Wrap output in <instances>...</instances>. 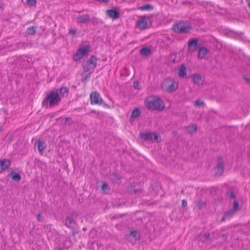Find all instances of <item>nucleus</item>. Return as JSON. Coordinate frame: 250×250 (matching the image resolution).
Wrapping results in <instances>:
<instances>
[{
    "label": "nucleus",
    "instance_id": "nucleus-7",
    "mask_svg": "<svg viewBox=\"0 0 250 250\" xmlns=\"http://www.w3.org/2000/svg\"><path fill=\"white\" fill-rule=\"evenodd\" d=\"M141 137L145 141L159 142L161 140L160 136L158 134L154 132L143 133L141 135Z\"/></svg>",
    "mask_w": 250,
    "mask_h": 250
},
{
    "label": "nucleus",
    "instance_id": "nucleus-14",
    "mask_svg": "<svg viewBox=\"0 0 250 250\" xmlns=\"http://www.w3.org/2000/svg\"><path fill=\"white\" fill-rule=\"evenodd\" d=\"M11 164L10 161L8 159L0 160V172L6 170L8 169Z\"/></svg>",
    "mask_w": 250,
    "mask_h": 250
},
{
    "label": "nucleus",
    "instance_id": "nucleus-26",
    "mask_svg": "<svg viewBox=\"0 0 250 250\" xmlns=\"http://www.w3.org/2000/svg\"><path fill=\"white\" fill-rule=\"evenodd\" d=\"M102 190L104 193H107L110 190V188L107 184L104 183L102 186Z\"/></svg>",
    "mask_w": 250,
    "mask_h": 250
},
{
    "label": "nucleus",
    "instance_id": "nucleus-39",
    "mask_svg": "<svg viewBox=\"0 0 250 250\" xmlns=\"http://www.w3.org/2000/svg\"><path fill=\"white\" fill-rule=\"evenodd\" d=\"M187 206V202L185 200H182V206L185 207Z\"/></svg>",
    "mask_w": 250,
    "mask_h": 250
},
{
    "label": "nucleus",
    "instance_id": "nucleus-13",
    "mask_svg": "<svg viewBox=\"0 0 250 250\" xmlns=\"http://www.w3.org/2000/svg\"><path fill=\"white\" fill-rule=\"evenodd\" d=\"M106 15L113 20L118 19L120 17V13L115 9H108L105 11Z\"/></svg>",
    "mask_w": 250,
    "mask_h": 250
},
{
    "label": "nucleus",
    "instance_id": "nucleus-21",
    "mask_svg": "<svg viewBox=\"0 0 250 250\" xmlns=\"http://www.w3.org/2000/svg\"><path fill=\"white\" fill-rule=\"evenodd\" d=\"M193 80L195 83L199 84L202 82V77L200 74H194L193 76Z\"/></svg>",
    "mask_w": 250,
    "mask_h": 250
},
{
    "label": "nucleus",
    "instance_id": "nucleus-31",
    "mask_svg": "<svg viewBox=\"0 0 250 250\" xmlns=\"http://www.w3.org/2000/svg\"><path fill=\"white\" fill-rule=\"evenodd\" d=\"M153 7L150 5H144L140 7V9L141 10H151L152 9Z\"/></svg>",
    "mask_w": 250,
    "mask_h": 250
},
{
    "label": "nucleus",
    "instance_id": "nucleus-30",
    "mask_svg": "<svg viewBox=\"0 0 250 250\" xmlns=\"http://www.w3.org/2000/svg\"><path fill=\"white\" fill-rule=\"evenodd\" d=\"M196 206L197 208H198L199 209H202L205 206V203L201 200H199L197 202V203L196 204Z\"/></svg>",
    "mask_w": 250,
    "mask_h": 250
},
{
    "label": "nucleus",
    "instance_id": "nucleus-9",
    "mask_svg": "<svg viewBox=\"0 0 250 250\" xmlns=\"http://www.w3.org/2000/svg\"><path fill=\"white\" fill-rule=\"evenodd\" d=\"M90 96L91 104H102L103 100L101 98L100 94L98 92L95 91L91 93Z\"/></svg>",
    "mask_w": 250,
    "mask_h": 250
},
{
    "label": "nucleus",
    "instance_id": "nucleus-12",
    "mask_svg": "<svg viewBox=\"0 0 250 250\" xmlns=\"http://www.w3.org/2000/svg\"><path fill=\"white\" fill-rule=\"evenodd\" d=\"M35 146L37 147L39 152L42 154L46 146V143L44 141L40 139L35 143Z\"/></svg>",
    "mask_w": 250,
    "mask_h": 250
},
{
    "label": "nucleus",
    "instance_id": "nucleus-6",
    "mask_svg": "<svg viewBox=\"0 0 250 250\" xmlns=\"http://www.w3.org/2000/svg\"><path fill=\"white\" fill-rule=\"evenodd\" d=\"M97 59L95 56H91L83 64V70L85 72L93 70L96 66Z\"/></svg>",
    "mask_w": 250,
    "mask_h": 250
},
{
    "label": "nucleus",
    "instance_id": "nucleus-43",
    "mask_svg": "<svg viewBox=\"0 0 250 250\" xmlns=\"http://www.w3.org/2000/svg\"><path fill=\"white\" fill-rule=\"evenodd\" d=\"M55 250H62V249L60 247H58L56 248Z\"/></svg>",
    "mask_w": 250,
    "mask_h": 250
},
{
    "label": "nucleus",
    "instance_id": "nucleus-17",
    "mask_svg": "<svg viewBox=\"0 0 250 250\" xmlns=\"http://www.w3.org/2000/svg\"><path fill=\"white\" fill-rule=\"evenodd\" d=\"M141 114V111L139 108L134 109L131 114L130 120L131 122H133L136 118L138 117Z\"/></svg>",
    "mask_w": 250,
    "mask_h": 250
},
{
    "label": "nucleus",
    "instance_id": "nucleus-41",
    "mask_svg": "<svg viewBox=\"0 0 250 250\" xmlns=\"http://www.w3.org/2000/svg\"><path fill=\"white\" fill-rule=\"evenodd\" d=\"M229 198H234V193H233L232 192H231L230 193V194H229Z\"/></svg>",
    "mask_w": 250,
    "mask_h": 250
},
{
    "label": "nucleus",
    "instance_id": "nucleus-28",
    "mask_svg": "<svg viewBox=\"0 0 250 250\" xmlns=\"http://www.w3.org/2000/svg\"><path fill=\"white\" fill-rule=\"evenodd\" d=\"M130 235L135 240H137V239H139V234L138 232L135 230H132L130 232Z\"/></svg>",
    "mask_w": 250,
    "mask_h": 250
},
{
    "label": "nucleus",
    "instance_id": "nucleus-4",
    "mask_svg": "<svg viewBox=\"0 0 250 250\" xmlns=\"http://www.w3.org/2000/svg\"><path fill=\"white\" fill-rule=\"evenodd\" d=\"M173 28L175 32L186 33L191 29V26L188 22L181 21L174 24L173 26Z\"/></svg>",
    "mask_w": 250,
    "mask_h": 250
},
{
    "label": "nucleus",
    "instance_id": "nucleus-19",
    "mask_svg": "<svg viewBox=\"0 0 250 250\" xmlns=\"http://www.w3.org/2000/svg\"><path fill=\"white\" fill-rule=\"evenodd\" d=\"M65 226L69 228L73 229L75 226V222L70 217H67L65 221Z\"/></svg>",
    "mask_w": 250,
    "mask_h": 250
},
{
    "label": "nucleus",
    "instance_id": "nucleus-29",
    "mask_svg": "<svg viewBox=\"0 0 250 250\" xmlns=\"http://www.w3.org/2000/svg\"><path fill=\"white\" fill-rule=\"evenodd\" d=\"M209 237V233H204L201 236L200 240L202 241H206L208 239Z\"/></svg>",
    "mask_w": 250,
    "mask_h": 250
},
{
    "label": "nucleus",
    "instance_id": "nucleus-27",
    "mask_svg": "<svg viewBox=\"0 0 250 250\" xmlns=\"http://www.w3.org/2000/svg\"><path fill=\"white\" fill-rule=\"evenodd\" d=\"M36 28L35 26L29 27L27 29V33L29 35H33L36 32Z\"/></svg>",
    "mask_w": 250,
    "mask_h": 250
},
{
    "label": "nucleus",
    "instance_id": "nucleus-42",
    "mask_svg": "<svg viewBox=\"0 0 250 250\" xmlns=\"http://www.w3.org/2000/svg\"><path fill=\"white\" fill-rule=\"evenodd\" d=\"M97 1H101L103 2H107L108 0H96Z\"/></svg>",
    "mask_w": 250,
    "mask_h": 250
},
{
    "label": "nucleus",
    "instance_id": "nucleus-3",
    "mask_svg": "<svg viewBox=\"0 0 250 250\" xmlns=\"http://www.w3.org/2000/svg\"><path fill=\"white\" fill-rule=\"evenodd\" d=\"M60 98L57 92L54 91L50 92L46 97L45 99L42 102L43 105H46L49 103L50 107L58 105L60 102Z\"/></svg>",
    "mask_w": 250,
    "mask_h": 250
},
{
    "label": "nucleus",
    "instance_id": "nucleus-20",
    "mask_svg": "<svg viewBox=\"0 0 250 250\" xmlns=\"http://www.w3.org/2000/svg\"><path fill=\"white\" fill-rule=\"evenodd\" d=\"M235 212V211L234 210H233V209H232L229 210L228 211H227V212L225 213V214L222 217V221H224L226 219H227L229 218L230 217H231L232 215H233L234 214Z\"/></svg>",
    "mask_w": 250,
    "mask_h": 250
},
{
    "label": "nucleus",
    "instance_id": "nucleus-8",
    "mask_svg": "<svg viewBox=\"0 0 250 250\" xmlns=\"http://www.w3.org/2000/svg\"><path fill=\"white\" fill-rule=\"evenodd\" d=\"M224 171L223 165V160L222 158H219L217 161V164L214 169V173L216 176H221Z\"/></svg>",
    "mask_w": 250,
    "mask_h": 250
},
{
    "label": "nucleus",
    "instance_id": "nucleus-15",
    "mask_svg": "<svg viewBox=\"0 0 250 250\" xmlns=\"http://www.w3.org/2000/svg\"><path fill=\"white\" fill-rule=\"evenodd\" d=\"M208 52V50L207 48L205 47H201L198 51V58L200 59H205Z\"/></svg>",
    "mask_w": 250,
    "mask_h": 250
},
{
    "label": "nucleus",
    "instance_id": "nucleus-24",
    "mask_svg": "<svg viewBox=\"0 0 250 250\" xmlns=\"http://www.w3.org/2000/svg\"><path fill=\"white\" fill-rule=\"evenodd\" d=\"M11 175L12 179L13 180L19 182L21 179V175L19 174L16 173L15 172H11Z\"/></svg>",
    "mask_w": 250,
    "mask_h": 250
},
{
    "label": "nucleus",
    "instance_id": "nucleus-23",
    "mask_svg": "<svg viewBox=\"0 0 250 250\" xmlns=\"http://www.w3.org/2000/svg\"><path fill=\"white\" fill-rule=\"evenodd\" d=\"M186 66L182 64L179 70L178 75L180 77H184L186 75Z\"/></svg>",
    "mask_w": 250,
    "mask_h": 250
},
{
    "label": "nucleus",
    "instance_id": "nucleus-40",
    "mask_svg": "<svg viewBox=\"0 0 250 250\" xmlns=\"http://www.w3.org/2000/svg\"><path fill=\"white\" fill-rule=\"evenodd\" d=\"M244 80L247 83H250V78H245Z\"/></svg>",
    "mask_w": 250,
    "mask_h": 250
},
{
    "label": "nucleus",
    "instance_id": "nucleus-18",
    "mask_svg": "<svg viewBox=\"0 0 250 250\" xmlns=\"http://www.w3.org/2000/svg\"><path fill=\"white\" fill-rule=\"evenodd\" d=\"M186 131L187 133L192 134L195 132L197 129V127L196 125L191 124L185 127Z\"/></svg>",
    "mask_w": 250,
    "mask_h": 250
},
{
    "label": "nucleus",
    "instance_id": "nucleus-1",
    "mask_svg": "<svg viewBox=\"0 0 250 250\" xmlns=\"http://www.w3.org/2000/svg\"><path fill=\"white\" fill-rule=\"evenodd\" d=\"M146 107L149 109L161 111L165 108V105L162 100L156 96H151L145 101Z\"/></svg>",
    "mask_w": 250,
    "mask_h": 250
},
{
    "label": "nucleus",
    "instance_id": "nucleus-36",
    "mask_svg": "<svg viewBox=\"0 0 250 250\" xmlns=\"http://www.w3.org/2000/svg\"><path fill=\"white\" fill-rule=\"evenodd\" d=\"M77 30L75 29H71L69 30L68 33L71 35H74L76 33Z\"/></svg>",
    "mask_w": 250,
    "mask_h": 250
},
{
    "label": "nucleus",
    "instance_id": "nucleus-2",
    "mask_svg": "<svg viewBox=\"0 0 250 250\" xmlns=\"http://www.w3.org/2000/svg\"><path fill=\"white\" fill-rule=\"evenodd\" d=\"M161 86L164 91L172 92L177 90L178 83L172 79L167 78L163 82Z\"/></svg>",
    "mask_w": 250,
    "mask_h": 250
},
{
    "label": "nucleus",
    "instance_id": "nucleus-32",
    "mask_svg": "<svg viewBox=\"0 0 250 250\" xmlns=\"http://www.w3.org/2000/svg\"><path fill=\"white\" fill-rule=\"evenodd\" d=\"M72 123V119L70 117H67L65 119L64 124L66 125H70Z\"/></svg>",
    "mask_w": 250,
    "mask_h": 250
},
{
    "label": "nucleus",
    "instance_id": "nucleus-10",
    "mask_svg": "<svg viewBox=\"0 0 250 250\" xmlns=\"http://www.w3.org/2000/svg\"><path fill=\"white\" fill-rule=\"evenodd\" d=\"M90 21V16L88 14L79 15L76 18V21L78 23H88Z\"/></svg>",
    "mask_w": 250,
    "mask_h": 250
},
{
    "label": "nucleus",
    "instance_id": "nucleus-16",
    "mask_svg": "<svg viewBox=\"0 0 250 250\" xmlns=\"http://www.w3.org/2000/svg\"><path fill=\"white\" fill-rule=\"evenodd\" d=\"M147 25V21L145 18L138 20L137 22V26L141 29H146Z\"/></svg>",
    "mask_w": 250,
    "mask_h": 250
},
{
    "label": "nucleus",
    "instance_id": "nucleus-33",
    "mask_svg": "<svg viewBox=\"0 0 250 250\" xmlns=\"http://www.w3.org/2000/svg\"><path fill=\"white\" fill-rule=\"evenodd\" d=\"M27 4L29 6H34L36 4V0H27Z\"/></svg>",
    "mask_w": 250,
    "mask_h": 250
},
{
    "label": "nucleus",
    "instance_id": "nucleus-37",
    "mask_svg": "<svg viewBox=\"0 0 250 250\" xmlns=\"http://www.w3.org/2000/svg\"><path fill=\"white\" fill-rule=\"evenodd\" d=\"M238 204L237 202L235 201L233 204V208L232 209L235 211L238 209Z\"/></svg>",
    "mask_w": 250,
    "mask_h": 250
},
{
    "label": "nucleus",
    "instance_id": "nucleus-38",
    "mask_svg": "<svg viewBox=\"0 0 250 250\" xmlns=\"http://www.w3.org/2000/svg\"><path fill=\"white\" fill-rule=\"evenodd\" d=\"M37 218L38 220L40 222H43L44 220V217L40 214L38 215Z\"/></svg>",
    "mask_w": 250,
    "mask_h": 250
},
{
    "label": "nucleus",
    "instance_id": "nucleus-35",
    "mask_svg": "<svg viewBox=\"0 0 250 250\" xmlns=\"http://www.w3.org/2000/svg\"><path fill=\"white\" fill-rule=\"evenodd\" d=\"M134 87L137 89H140L141 88V86L140 85L138 82L136 81L134 83Z\"/></svg>",
    "mask_w": 250,
    "mask_h": 250
},
{
    "label": "nucleus",
    "instance_id": "nucleus-25",
    "mask_svg": "<svg viewBox=\"0 0 250 250\" xmlns=\"http://www.w3.org/2000/svg\"><path fill=\"white\" fill-rule=\"evenodd\" d=\"M60 93L63 97L67 96L68 93V89L66 87H62Z\"/></svg>",
    "mask_w": 250,
    "mask_h": 250
},
{
    "label": "nucleus",
    "instance_id": "nucleus-5",
    "mask_svg": "<svg viewBox=\"0 0 250 250\" xmlns=\"http://www.w3.org/2000/svg\"><path fill=\"white\" fill-rule=\"evenodd\" d=\"M89 51V46L88 45H85L80 47L75 55L73 56V60L75 61H79L83 57L87 55Z\"/></svg>",
    "mask_w": 250,
    "mask_h": 250
},
{
    "label": "nucleus",
    "instance_id": "nucleus-34",
    "mask_svg": "<svg viewBox=\"0 0 250 250\" xmlns=\"http://www.w3.org/2000/svg\"><path fill=\"white\" fill-rule=\"evenodd\" d=\"M194 104L196 106H200L201 105H203L205 104V103L203 101L201 100H197L194 103Z\"/></svg>",
    "mask_w": 250,
    "mask_h": 250
},
{
    "label": "nucleus",
    "instance_id": "nucleus-11",
    "mask_svg": "<svg viewBox=\"0 0 250 250\" xmlns=\"http://www.w3.org/2000/svg\"><path fill=\"white\" fill-rule=\"evenodd\" d=\"M198 40L193 39L189 40L188 43V49L189 52H193L195 51L197 48Z\"/></svg>",
    "mask_w": 250,
    "mask_h": 250
},
{
    "label": "nucleus",
    "instance_id": "nucleus-22",
    "mask_svg": "<svg viewBox=\"0 0 250 250\" xmlns=\"http://www.w3.org/2000/svg\"><path fill=\"white\" fill-rule=\"evenodd\" d=\"M151 52V50L148 47H143L140 50V54L142 56H148Z\"/></svg>",
    "mask_w": 250,
    "mask_h": 250
}]
</instances>
